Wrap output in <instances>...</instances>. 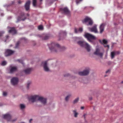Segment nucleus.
I'll list each match as a JSON object with an SVG mask.
<instances>
[{"label": "nucleus", "mask_w": 123, "mask_h": 123, "mask_svg": "<svg viewBox=\"0 0 123 123\" xmlns=\"http://www.w3.org/2000/svg\"><path fill=\"white\" fill-rule=\"evenodd\" d=\"M84 36L90 43L93 44L95 43L96 37L95 36L89 33H85Z\"/></svg>", "instance_id": "obj_2"}, {"label": "nucleus", "mask_w": 123, "mask_h": 123, "mask_svg": "<svg viewBox=\"0 0 123 123\" xmlns=\"http://www.w3.org/2000/svg\"><path fill=\"white\" fill-rule=\"evenodd\" d=\"M49 47L51 51L55 52L62 51L66 49L64 47H61L59 44L54 42L51 43Z\"/></svg>", "instance_id": "obj_1"}, {"label": "nucleus", "mask_w": 123, "mask_h": 123, "mask_svg": "<svg viewBox=\"0 0 123 123\" xmlns=\"http://www.w3.org/2000/svg\"><path fill=\"white\" fill-rule=\"evenodd\" d=\"M20 108L21 109H24L25 108V106L23 104H21L20 105Z\"/></svg>", "instance_id": "obj_30"}, {"label": "nucleus", "mask_w": 123, "mask_h": 123, "mask_svg": "<svg viewBox=\"0 0 123 123\" xmlns=\"http://www.w3.org/2000/svg\"><path fill=\"white\" fill-rule=\"evenodd\" d=\"M73 112L74 115V117L75 118L77 117L78 116L79 114V113L77 112L75 110H73Z\"/></svg>", "instance_id": "obj_25"}, {"label": "nucleus", "mask_w": 123, "mask_h": 123, "mask_svg": "<svg viewBox=\"0 0 123 123\" xmlns=\"http://www.w3.org/2000/svg\"><path fill=\"white\" fill-rule=\"evenodd\" d=\"M79 100V98H77L75 99L73 103L75 104L77 103Z\"/></svg>", "instance_id": "obj_31"}, {"label": "nucleus", "mask_w": 123, "mask_h": 123, "mask_svg": "<svg viewBox=\"0 0 123 123\" xmlns=\"http://www.w3.org/2000/svg\"><path fill=\"white\" fill-rule=\"evenodd\" d=\"M99 42H100V40H99Z\"/></svg>", "instance_id": "obj_55"}, {"label": "nucleus", "mask_w": 123, "mask_h": 123, "mask_svg": "<svg viewBox=\"0 0 123 123\" xmlns=\"http://www.w3.org/2000/svg\"><path fill=\"white\" fill-rule=\"evenodd\" d=\"M103 53H100V57L102 56L103 55Z\"/></svg>", "instance_id": "obj_49"}, {"label": "nucleus", "mask_w": 123, "mask_h": 123, "mask_svg": "<svg viewBox=\"0 0 123 123\" xmlns=\"http://www.w3.org/2000/svg\"><path fill=\"white\" fill-rule=\"evenodd\" d=\"M77 43L81 47L85 48L88 52L91 50V47L88 43L84 41H80L77 42Z\"/></svg>", "instance_id": "obj_3"}, {"label": "nucleus", "mask_w": 123, "mask_h": 123, "mask_svg": "<svg viewBox=\"0 0 123 123\" xmlns=\"http://www.w3.org/2000/svg\"><path fill=\"white\" fill-rule=\"evenodd\" d=\"M31 82H28V83L27 84V89H28L29 88V86L31 84Z\"/></svg>", "instance_id": "obj_34"}, {"label": "nucleus", "mask_w": 123, "mask_h": 123, "mask_svg": "<svg viewBox=\"0 0 123 123\" xmlns=\"http://www.w3.org/2000/svg\"><path fill=\"white\" fill-rule=\"evenodd\" d=\"M106 76V75H105V76Z\"/></svg>", "instance_id": "obj_56"}, {"label": "nucleus", "mask_w": 123, "mask_h": 123, "mask_svg": "<svg viewBox=\"0 0 123 123\" xmlns=\"http://www.w3.org/2000/svg\"><path fill=\"white\" fill-rule=\"evenodd\" d=\"M78 0H77L76 1V4H78L79 3V1Z\"/></svg>", "instance_id": "obj_44"}, {"label": "nucleus", "mask_w": 123, "mask_h": 123, "mask_svg": "<svg viewBox=\"0 0 123 123\" xmlns=\"http://www.w3.org/2000/svg\"><path fill=\"white\" fill-rule=\"evenodd\" d=\"M121 83H123V81H122L121 82Z\"/></svg>", "instance_id": "obj_53"}, {"label": "nucleus", "mask_w": 123, "mask_h": 123, "mask_svg": "<svg viewBox=\"0 0 123 123\" xmlns=\"http://www.w3.org/2000/svg\"><path fill=\"white\" fill-rule=\"evenodd\" d=\"M33 6H35L36 5L37 0H33Z\"/></svg>", "instance_id": "obj_27"}, {"label": "nucleus", "mask_w": 123, "mask_h": 123, "mask_svg": "<svg viewBox=\"0 0 123 123\" xmlns=\"http://www.w3.org/2000/svg\"><path fill=\"white\" fill-rule=\"evenodd\" d=\"M7 94V93L5 92H3V95L4 96H6Z\"/></svg>", "instance_id": "obj_39"}, {"label": "nucleus", "mask_w": 123, "mask_h": 123, "mask_svg": "<svg viewBox=\"0 0 123 123\" xmlns=\"http://www.w3.org/2000/svg\"><path fill=\"white\" fill-rule=\"evenodd\" d=\"M97 25H95L92 28H89V30L91 32H93L95 33H97L98 31L97 28Z\"/></svg>", "instance_id": "obj_14"}, {"label": "nucleus", "mask_w": 123, "mask_h": 123, "mask_svg": "<svg viewBox=\"0 0 123 123\" xmlns=\"http://www.w3.org/2000/svg\"><path fill=\"white\" fill-rule=\"evenodd\" d=\"M94 55L98 56L100 55V50L99 48H98L97 46L96 48V51L94 53Z\"/></svg>", "instance_id": "obj_20"}, {"label": "nucleus", "mask_w": 123, "mask_h": 123, "mask_svg": "<svg viewBox=\"0 0 123 123\" xmlns=\"http://www.w3.org/2000/svg\"><path fill=\"white\" fill-rule=\"evenodd\" d=\"M84 108V107H81V110H83Z\"/></svg>", "instance_id": "obj_45"}, {"label": "nucleus", "mask_w": 123, "mask_h": 123, "mask_svg": "<svg viewBox=\"0 0 123 123\" xmlns=\"http://www.w3.org/2000/svg\"><path fill=\"white\" fill-rule=\"evenodd\" d=\"M4 33L5 32L4 31H0V37L2 36Z\"/></svg>", "instance_id": "obj_33"}, {"label": "nucleus", "mask_w": 123, "mask_h": 123, "mask_svg": "<svg viewBox=\"0 0 123 123\" xmlns=\"http://www.w3.org/2000/svg\"><path fill=\"white\" fill-rule=\"evenodd\" d=\"M70 76V74H67L64 75V76L65 77H67Z\"/></svg>", "instance_id": "obj_40"}, {"label": "nucleus", "mask_w": 123, "mask_h": 123, "mask_svg": "<svg viewBox=\"0 0 123 123\" xmlns=\"http://www.w3.org/2000/svg\"><path fill=\"white\" fill-rule=\"evenodd\" d=\"M11 29L9 31V32L11 33L13 35H14L17 33V31L14 27H12L10 28Z\"/></svg>", "instance_id": "obj_19"}, {"label": "nucleus", "mask_w": 123, "mask_h": 123, "mask_svg": "<svg viewBox=\"0 0 123 123\" xmlns=\"http://www.w3.org/2000/svg\"><path fill=\"white\" fill-rule=\"evenodd\" d=\"M18 4H20L22 2V1L20 0H19L18 1Z\"/></svg>", "instance_id": "obj_43"}, {"label": "nucleus", "mask_w": 123, "mask_h": 123, "mask_svg": "<svg viewBox=\"0 0 123 123\" xmlns=\"http://www.w3.org/2000/svg\"><path fill=\"white\" fill-rule=\"evenodd\" d=\"M17 119V118L15 117V118H14L13 119H11V120H10V121H11L12 122H14L16 121Z\"/></svg>", "instance_id": "obj_35"}, {"label": "nucleus", "mask_w": 123, "mask_h": 123, "mask_svg": "<svg viewBox=\"0 0 123 123\" xmlns=\"http://www.w3.org/2000/svg\"><path fill=\"white\" fill-rule=\"evenodd\" d=\"M32 69V68H27L24 70L23 72L26 74H29L31 73Z\"/></svg>", "instance_id": "obj_12"}, {"label": "nucleus", "mask_w": 123, "mask_h": 123, "mask_svg": "<svg viewBox=\"0 0 123 123\" xmlns=\"http://www.w3.org/2000/svg\"><path fill=\"white\" fill-rule=\"evenodd\" d=\"M27 15L28 16H29V14H27Z\"/></svg>", "instance_id": "obj_50"}, {"label": "nucleus", "mask_w": 123, "mask_h": 123, "mask_svg": "<svg viewBox=\"0 0 123 123\" xmlns=\"http://www.w3.org/2000/svg\"><path fill=\"white\" fill-rule=\"evenodd\" d=\"M48 61H46L42 62V65L44 71L46 72H48L49 71V68L48 66L47 62Z\"/></svg>", "instance_id": "obj_5"}, {"label": "nucleus", "mask_w": 123, "mask_h": 123, "mask_svg": "<svg viewBox=\"0 0 123 123\" xmlns=\"http://www.w3.org/2000/svg\"><path fill=\"white\" fill-rule=\"evenodd\" d=\"M20 43V42L19 41H18L16 43V46L15 48H18Z\"/></svg>", "instance_id": "obj_26"}, {"label": "nucleus", "mask_w": 123, "mask_h": 123, "mask_svg": "<svg viewBox=\"0 0 123 123\" xmlns=\"http://www.w3.org/2000/svg\"><path fill=\"white\" fill-rule=\"evenodd\" d=\"M42 0H40V2H41L42 1Z\"/></svg>", "instance_id": "obj_52"}, {"label": "nucleus", "mask_w": 123, "mask_h": 123, "mask_svg": "<svg viewBox=\"0 0 123 123\" xmlns=\"http://www.w3.org/2000/svg\"><path fill=\"white\" fill-rule=\"evenodd\" d=\"M113 45H112V46L111 47L112 48H113Z\"/></svg>", "instance_id": "obj_51"}, {"label": "nucleus", "mask_w": 123, "mask_h": 123, "mask_svg": "<svg viewBox=\"0 0 123 123\" xmlns=\"http://www.w3.org/2000/svg\"><path fill=\"white\" fill-rule=\"evenodd\" d=\"M18 81V78L16 77H13L12 78L11 80V84L13 86L17 85Z\"/></svg>", "instance_id": "obj_9"}, {"label": "nucleus", "mask_w": 123, "mask_h": 123, "mask_svg": "<svg viewBox=\"0 0 123 123\" xmlns=\"http://www.w3.org/2000/svg\"><path fill=\"white\" fill-rule=\"evenodd\" d=\"M86 114H84V115L83 116V117H84V119L85 120L86 119V117H85V116H86Z\"/></svg>", "instance_id": "obj_42"}, {"label": "nucleus", "mask_w": 123, "mask_h": 123, "mask_svg": "<svg viewBox=\"0 0 123 123\" xmlns=\"http://www.w3.org/2000/svg\"><path fill=\"white\" fill-rule=\"evenodd\" d=\"M105 24H102L100 25V33H101L104 31Z\"/></svg>", "instance_id": "obj_22"}, {"label": "nucleus", "mask_w": 123, "mask_h": 123, "mask_svg": "<svg viewBox=\"0 0 123 123\" xmlns=\"http://www.w3.org/2000/svg\"><path fill=\"white\" fill-rule=\"evenodd\" d=\"M14 52V51L9 49L6 50L5 53V55L6 57L12 55Z\"/></svg>", "instance_id": "obj_11"}, {"label": "nucleus", "mask_w": 123, "mask_h": 123, "mask_svg": "<svg viewBox=\"0 0 123 123\" xmlns=\"http://www.w3.org/2000/svg\"><path fill=\"white\" fill-rule=\"evenodd\" d=\"M32 119H31L30 120H29V122H30V123H31V121H32Z\"/></svg>", "instance_id": "obj_47"}, {"label": "nucleus", "mask_w": 123, "mask_h": 123, "mask_svg": "<svg viewBox=\"0 0 123 123\" xmlns=\"http://www.w3.org/2000/svg\"><path fill=\"white\" fill-rule=\"evenodd\" d=\"M61 11H63L65 14H68L70 13V11L68 9L67 7H65L63 8H61Z\"/></svg>", "instance_id": "obj_17"}, {"label": "nucleus", "mask_w": 123, "mask_h": 123, "mask_svg": "<svg viewBox=\"0 0 123 123\" xmlns=\"http://www.w3.org/2000/svg\"><path fill=\"white\" fill-rule=\"evenodd\" d=\"M14 3V2H12V4H13Z\"/></svg>", "instance_id": "obj_54"}, {"label": "nucleus", "mask_w": 123, "mask_h": 123, "mask_svg": "<svg viewBox=\"0 0 123 123\" xmlns=\"http://www.w3.org/2000/svg\"><path fill=\"white\" fill-rule=\"evenodd\" d=\"M6 63L7 62L6 61H4L2 62L1 65L2 66H5L6 64Z\"/></svg>", "instance_id": "obj_32"}, {"label": "nucleus", "mask_w": 123, "mask_h": 123, "mask_svg": "<svg viewBox=\"0 0 123 123\" xmlns=\"http://www.w3.org/2000/svg\"><path fill=\"white\" fill-rule=\"evenodd\" d=\"M119 53L120 52L119 51H114L112 52L111 53V59H113L116 55H118Z\"/></svg>", "instance_id": "obj_15"}, {"label": "nucleus", "mask_w": 123, "mask_h": 123, "mask_svg": "<svg viewBox=\"0 0 123 123\" xmlns=\"http://www.w3.org/2000/svg\"><path fill=\"white\" fill-rule=\"evenodd\" d=\"M24 15L25 14L24 12H21L20 14V15L18 16V17L17 20L16 21V22L18 23L21 20L23 21H24L25 19H26V18L25 17H24V18H22V17L24 16Z\"/></svg>", "instance_id": "obj_6"}, {"label": "nucleus", "mask_w": 123, "mask_h": 123, "mask_svg": "<svg viewBox=\"0 0 123 123\" xmlns=\"http://www.w3.org/2000/svg\"><path fill=\"white\" fill-rule=\"evenodd\" d=\"M83 30V28H79L78 31L77 30V29L76 28H75L74 29V32H75L76 33H78V31H79L81 33L82 32Z\"/></svg>", "instance_id": "obj_24"}, {"label": "nucleus", "mask_w": 123, "mask_h": 123, "mask_svg": "<svg viewBox=\"0 0 123 123\" xmlns=\"http://www.w3.org/2000/svg\"><path fill=\"white\" fill-rule=\"evenodd\" d=\"M89 99L90 100H91L92 99V97H90L89 98Z\"/></svg>", "instance_id": "obj_46"}, {"label": "nucleus", "mask_w": 123, "mask_h": 123, "mask_svg": "<svg viewBox=\"0 0 123 123\" xmlns=\"http://www.w3.org/2000/svg\"><path fill=\"white\" fill-rule=\"evenodd\" d=\"M17 69V68L16 67H12L10 69V73H12L16 71Z\"/></svg>", "instance_id": "obj_21"}, {"label": "nucleus", "mask_w": 123, "mask_h": 123, "mask_svg": "<svg viewBox=\"0 0 123 123\" xmlns=\"http://www.w3.org/2000/svg\"><path fill=\"white\" fill-rule=\"evenodd\" d=\"M6 39L5 40V42H6L7 39H8L9 37V36L8 35H6Z\"/></svg>", "instance_id": "obj_37"}, {"label": "nucleus", "mask_w": 123, "mask_h": 123, "mask_svg": "<svg viewBox=\"0 0 123 123\" xmlns=\"http://www.w3.org/2000/svg\"><path fill=\"white\" fill-rule=\"evenodd\" d=\"M30 3L31 1L30 0H28L26 2L24 6L25 8L26 11H28L29 9Z\"/></svg>", "instance_id": "obj_13"}, {"label": "nucleus", "mask_w": 123, "mask_h": 123, "mask_svg": "<svg viewBox=\"0 0 123 123\" xmlns=\"http://www.w3.org/2000/svg\"><path fill=\"white\" fill-rule=\"evenodd\" d=\"M71 96V95L70 94L68 95L65 98V100L66 101H68L69 98Z\"/></svg>", "instance_id": "obj_29"}, {"label": "nucleus", "mask_w": 123, "mask_h": 123, "mask_svg": "<svg viewBox=\"0 0 123 123\" xmlns=\"http://www.w3.org/2000/svg\"><path fill=\"white\" fill-rule=\"evenodd\" d=\"M49 37L48 35H43L42 36V39L43 40H46L49 38Z\"/></svg>", "instance_id": "obj_23"}, {"label": "nucleus", "mask_w": 123, "mask_h": 123, "mask_svg": "<svg viewBox=\"0 0 123 123\" xmlns=\"http://www.w3.org/2000/svg\"><path fill=\"white\" fill-rule=\"evenodd\" d=\"M103 43H102L100 40V43H101L104 45V46L105 47H107L108 48V49H109V48L110 46L109 45H105V44H107V43L108 41L106 40L105 39H104L102 41Z\"/></svg>", "instance_id": "obj_18"}, {"label": "nucleus", "mask_w": 123, "mask_h": 123, "mask_svg": "<svg viewBox=\"0 0 123 123\" xmlns=\"http://www.w3.org/2000/svg\"><path fill=\"white\" fill-rule=\"evenodd\" d=\"M39 96L37 95L31 96L29 98V100L32 102H37L38 100Z\"/></svg>", "instance_id": "obj_7"}, {"label": "nucleus", "mask_w": 123, "mask_h": 123, "mask_svg": "<svg viewBox=\"0 0 123 123\" xmlns=\"http://www.w3.org/2000/svg\"><path fill=\"white\" fill-rule=\"evenodd\" d=\"M90 72V69L89 68L84 70L83 71L79 72L78 74L82 76H85L88 75Z\"/></svg>", "instance_id": "obj_8"}, {"label": "nucleus", "mask_w": 123, "mask_h": 123, "mask_svg": "<svg viewBox=\"0 0 123 123\" xmlns=\"http://www.w3.org/2000/svg\"><path fill=\"white\" fill-rule=\"evenodd\" d=\"M4 118L8 121H10L11 118V116L9 114H7L3 115Z\"/></svg>", "instance_id": "obj_16"}, {"label": "nucleus", "mask_w": 123, "mask_h": 123, "mask_svg": "<svg viewBox=\"0 0 123 123\" xmlns=\"http://www.w3.org/2000/svg\"><path fill=\"white\" fill-rule=\"evenodd\" d=\"M17 61H18L19 62H20V63H22V64H23V61L22 60L20 59H18L17 60Z\"/></svg>", "instance_id": "obj_38"}, {"label": "nucleus", "mask_w": 123, "mask_h": 123, "mask_svg": "<svg viewBox=\"0 0 123 123\" xmlns=\"http://www.w3.org/2000/svg\"><path fill=\"white\" fill-rule=\"evenodd\" d=\"M60 34L61 35H63V36H66L67 34V33L64 31H62L61 32V33Z\"/></svg>", "instance_id": "obj_28"}, {"label": "nucleus", "mask_w": 123, "mask_h": 123, "mask_svg": "<svg viewBox=\"0 0 123 123\" xmlns=\"http://www.w3.org/2000/svg\"><path fill=\"white\" fill-rule=\"evenodd\" d=\"M38 28L39 30H42L43 29V26L42 25L39 26L38 27Z\"/></svg>", "instance_id": "obj_36"}, {"label": "nucleus", "mask_w": 123, "mask_h": 123, "mask_svg": "<svg viewBox=\"0 0 123 123\" xmlns=\"http://www.w3.org/2000/svg\"><path fill=\"white\" fill-rule=\"evenodd\" d=\"M82 21L83 23L84 24L88 22V25H92L93 24L92 20L91 18L88 17H86Z\"/></svg>", "instance_id": "obj_4"}, {"label": "nucleus", "mask_w": 123, "mask_h": 123, "mask_svg": "<svg viewBox=\"0 0 123 123\" xmlns=\"http://www.w3.org/2000/svg\"><path fill=\"white\" fill-rule=\"evenodd\" d=\"M110 70H108L106 72V73H110Z\"/></svg>", "instance_id": "obj_41"}, {"label": "nucleus", "mask_w": 123, "mask_h": 123, "mask_svg": "<svg viewBox=\"0 0 123 123\" xmlns=\"http://www.w3.org/2000/svg\"><path fill=\"white\" fill-rule=\"evenodd\" d=\"M111 43L112 44V45H114V44H116V43H114L113 42H112Z\"/></svg>", "instance_id": "obj_48"}, {"label": "nucleus", "mask_w": 123, "mask_h": 123, "mask_svg": "<svg viewBox=\"0 0 123 123\" xmlns=\"http://www.w3.org/2000/svg\"><path fill=\"white\" fill-rule=\"evenodd\" d=\"M38 101H39L42 104L44 105H46L47 103V99L42 97L39 96Z\"/></svg>", "instance_id": "obj_10"}]
</instances>
